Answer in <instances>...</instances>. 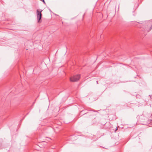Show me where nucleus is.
Here are the masks:
<instances>
[{"instance_id": "f257e3e1", "label": "nucleus", "mask_w": 152, "mask_h": 152, "mask_svg": "<svg viewBox=\"0 0 152 152\" xmlns=\"http://www.w3.org/2000/svg\"><path fill=\"white\" fill-rule=\"evenodd\" d=\"M80 76L79 74L73 76L70 78V80L71 82H74L78 81L80 78Z\"/></svg>"}, {"instance_id": "f03ea898", "label": "nucleus", "mask_w": 152, "mask_h": 152, "mask_svg": "<svg viewBox=\"0 0 152 152\" xmlns=\"http://www.w3.org/2000/svg\"><path fill=\"white\" fill-rule=\"evenodd\" d=\"M42 11V10L38 9L37 10V18L38 23H40L41 22L40 20L42 17L41 12Z\"/></svg>"}, {"instance_id": "7ed1b4c3", "label": "nucleus", "mask_w": 152, "mask_h": 152, "mask_svg": "<svg viewBox=\"0 0 152 152\" xmlns=\"http://www.w3.org/2000/svg\"><path fill=\"white\" fill-rule=\"evenodd\" d=\"M152 28V25L151 26V27H150V30H151V29Z\"/></svg>"}, {"instance_id": "20e7f679", "label": "nucleus", "mask_w": 152, "mask_h": 152, "mask_svg": "<svg viewBox=\"0 0 152 152\" xmlns=\"http://www.w3.org/2000/svg\"><path fill=\"white\" fill-rule=\"evenodd\" d=\"M96 83L97 84L98 83V81H96Z\"/></svg>"}]
</instances>
